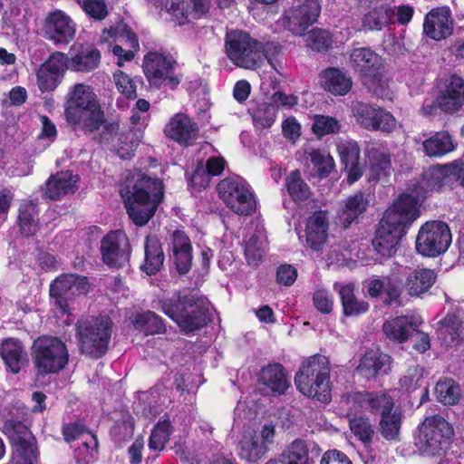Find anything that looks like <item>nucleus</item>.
<instances>
[{
  "instance_id": "obj_1",
  "label": "nucleus",
  "mask_w": 464,
  "mask_h": 464,
  "mask_svg": "<svg viewBox=\"0 0 464 464\" xmlns=\"http://www.w3.org/2000/svg\"><path fill=\"white\" fill-rule=\"evenodd\" d=\"M130 218L138 226H144L155 214L164 197L162 180L143 173L128 178L121 188Z\"/></svg>"
},
{
  "instance_id": "obj_2",
  "label": "nucleus",
  "mask_w": 464,
  "mask_h": 464,
  "mask_svg": "<svg viewBox=\"0 0 464 464\" xmlns=\"http://www.w3.org/2000/svg\"><path fill=\"white\" fill-rule=\"evenodd\" d=\"M225 50L227 57L237 66L253 70L266 58L272 68L278 73H282V63L268 54L271 50L277 51V46L271 43L264 45L246 32L241 30L228 32L225 39Z\"/></svg>"
},
{
  "instance_id": "obj_3",
  "label": "nucleus",
  "mask_w": 464,
  "mask_h": 464,
  "mask_svg": "<svg viewBox=\"0 0 464 464\" xmlns=\"http://www.w3.org/2000/svg\"><path fill=\"white\" fill-rule=\"evenodd\" d=\"M295 383L304 396L324 403L329 402L331 388L328 358L314 354L304 361L295 376Z\"/></svg>"
},
{
  "instance_id": "obj_4",
  "label": "nucleus",
  "mask_w": 464,
  "mask_h": 464,
  "mask_svg": "<svg viewBox=\"0 0 464 464\" xmlns=\"http://www.w3.org/2000/svg\"><path fill=\"white\" fill-rule=\"evenodd\" d=\"M159 306L185 332H194L207 324L208 309L207 302L197 295H174L159 301Z\"/></svg>"
},
{
  "instance_id": "obj_5",
  "label": "nucleus",
  "mask_w": 464,
  "mask_h": 464,
  "mask_svg": "<svg viewBox=\"0 0 464 464\" xmlns=\"http://www.w3.org/2000/svg\"><path fill=\"white\" fill-rule=\"evenodd\" d=\"M77 335L82 353L98 359L108 350L111 321L108 316L82 318L77 323Z\"/></svg>"
},
{
  "instance_id": "obj_6",
  "label": "nucleus",
  "mask_w": 464,
  "mask_h": 464,
  "mask_svg": "<svg viewBox=\"0 0 464 464\" xmlns=\"http://www.w3.org/2000/svg\"><path fill=\"white\" fill-rule=\"evenodd\" d=\"M415 445L425 455H440L449 448L454 430L442 416L434 414L424 419L418 427Z\"/></svg>"
},
{
  "instance_id": "obj_7",
  "label": "nucleus",
  "mask_w": 464,
  "mask_h": 464,
  "mask_svg": "<svg viewBox=\"0 0 464 464\" xmlns=\"http://www.w3.org/2000/svg\"><path fill=\"white\" fill-rule=\"evenodd\" d=\"M32 361L38 375L57 373L69 361L65 343L57 337L43 335L32 345Z\"/></svg>"
},
{
  "instance_id": "obj_8",
  "label": "nucleus",
  "mask_w": 464,
  "mask_h": 464,
  "mask_svg": "<svg viewBox=\"0 0 464 464\" xmlns=\"http://www.w3.org/2000/svg\"><path fill=\"white\" fill-rule=\"evenodd\" d=\"M176 58L168 52L151 51L143 59V72L151 87L176 89L183 79Z\"/></svg>"
},
{
  "instance_id": "obj_9",
  "label": "nucleus",
  "mask_w": 464,
  "mask_h": 464,
  "mask_svg": "<svg viewBox=\"0 0 464 464\" xmlns=\"http://www.w3.org/2000/svg\"><path fill=\"white\" fill-rule=\"evenodd\" d=\"M350 60L368 90L378 97H384L388 84L382 73L381 56L369 48L361 47L352 51Z\"/></svg>"
},
{
  "instance_id": "obj_10",
  "label": "nucleus",
  "mask_w": 464,
  "mask_h": 464,
  "mask_svg": "<svg viewBox=\"0 0 464 464\" xmlns=\"http://www.w3.org/2000/svg\"><path fill=\"white\" fill-rule=\"evenodd\" d=\"M219 197L226 206L239 216L252 215L256 202L249 185L239 177L222 179L217 187Z\"/></svg>"
},
{
  "instance_id": "obj_11",
  "label": "nucleus",
  "mask_w": 464,
  "mask_h": 464,
  "mask_svg": "<svg viewBox=\"0 0 464 464\" xmlns=\"http://www.w3.org/2000/svg\"><path fill=\"white\" fill-rule=\"evenodd\" d=\"M451 243L449 226L441 221H430L421 226L416 238V249L424 256L444 253Z\"/></svg>"
},
{
  "instance_id": "obj_12",
  "label": "nucleus",
  "mask_w": 464,
  "mask_h": 464,
  "mask_svg": "<svg viewBox=\"0 0 464 464\" xmlns=\"http://www.w3.org/2000/svg\"><path fill=\"white\" fill-rule=\"evenodd\" d=\"M418 192L404 193L394 201L383 214L380 222L392 226L400 231L406 233V229L420 216Z\"/></svg>"
},
{
  "instance_id": "obj_13",
  "label": "nucleus",
  "mask_w": 464,
  "mask_h": 464,
  "mask_svg": "<svg viewBox=\"0 0 464 464\" xmlns=\"http://www.w3.org/2000/svg\"><path fill=\"white\" fill-rule=\"evenodd\" d=\"M320 13V0H295L292 7L285 11L284 24L294 35L302 36L317 22Z\"/></svg>"
},
{
  "instance_id": "obj_14",
  "label": "nucleus",
  "mask_w": 464,
  "mask_h": 464,
  "mask_svg": "<svg viewBox=\"0 0 464 464\" xmlns=\"http://www.w3.org/2000/svg\"><path fill=\"white\" fill-rule=\"evenodd\" d=\"M90 290V284L85 276L63 275L50 285V296L63 313H68L69 301L76 296L84 295Z\"/></svg>"
},
{
  "instance_id": "obj_15",
  "label": "nucleus",
  "mask_w": 464,
  "mask_h": 464,
  "mask_svg": "<svg viewBox=\"0 0 464 464\" xmlns=\"http://www.w3.org/2000/svg\"><path fill=\"white\" fill-rule=\"evenodd\" d=\"M351 411H369L382 416L394 410L392 397L383 391L375 392H352L343 396Z\"/></svg>"
},
{
  "instance_id": "obj_16",
  "label": "nucleus",
  "mask_w": 464,
  "mask_h": 464,
  "mask_svg": "<svg viewBox=\"0 0 464 464\" xmlns=\"http://www.w3.org/2000/svg\"><path fill=\"white\" fill-rule=\"evenodd\" d=\"M103 262L112 267H122L129 263L130 247L126 234L121 230L111 231L101 241Z\"/></svg>"
},
{
  "instance_id": "obj_17",
  "label": "nucleus",
  "mask_w": 464,
  "mask_h": 464,
  "mask_svg": "<svg viewBox=\"0 0 464 464\" xmlns=\"http://www.w3.org/2000/svg\"><path fill=\"white\" fill-rule=\"evenodd\" d=\"M219 7H229L234 0H216ZM209 0H169L166 5L168 13L178 24L197 19L209 9Z\"/></svg>"
},
{
  "instance_id": "obj_18",
  "label": "nucleus",
  "mask_w": 464,
  "mask_h": 464,
  "mask_svg": "<svg viewBox=\"0 0 464 464\" xmlns=\"http://www.w3.org/2000/svg\"><path fill=\"white\" fill-rule=\"evenodd\" d=\"M438 105L450 114L459 111L464 105V80L453 74L447 78L439 87Z\"/></svg>"
},
{
  "instance_id": "obj_19",
  "label": "nucleus",
  "mask_w": 464,
  "mask_h": 464,
  "mask_svg": "<svg viewBox=\"0 0 464 464\" xmlns=\"http://www.w3.org/2000/svg\"><path fill=\"white\" fill-rule=\"evenodd\" d=\"M75 24L64 12L56 10L45 22V37L55 45L68 44L75 35Z\"/></svg>"
},
{
  "instance_id": "obj_20",
  "label": "nucleus",
  "mask_w": 464,
  "mask_h": 464,
  "mask_svg": "<svg viewBox=\"0 0 464 464\" xmlns=\"http://www.w3.org/2000/svg\"><path fill=\"white\" fill-rule=\"evenodd\" d=\"M165 135L180 145H192L198 136V124L185 113L173 115L164 128Z\"/></svg>"
},
{
  "instance_id": "obj_21",
  "label": "nucleus",
  "mask_w": 464,
  "mask_h": 464,
  "mask_svg": "<svg viewBox=\"0 0 464 464\" xmlns=\"http://www.w3.org/2000/svg\"><path fill=\"white\" fill-rule=\"evenodd\" d=\"M453 22L449 7L431 9L425 16L424 34L432 40L440 41L452 34Z\"/></svg>"
},
{
  "instance_id": "obj_22",
  "label": "nucleus",
  "mask_w": 464,
  "mask_h": 464,
  "mask_svg": "<svg viewBox=\"0 0 464 464\" xmlns=\"http://www.w3.org/2000/svg\"><path fill=\"white\" fill-rule=\"evenodd\" d=\"M169 256L180 275L187 274L192 266V246L188 235L182 230H175L169 238Z\"/></svg>"
},
{
  "instance_id": "obj_23",
  "label": "nucleus",
  "mask_w": 464,
  "mask_h": 464,
  "mask_svg": "<svg viewBox=\"0 0 464 464\" xmlns=\"http://www.w3.org/2000/svg\"><path fill=\"white\" fill-rule=\"evenodd\" d=\"M101 142L111 145L119 157L123 160L130 158L139 145V141L135 139L133 133H119V125L117 123H108L104 126Z\"/></svg>"
},
{
  "instance_id": "obj_24",
  "label": "nucleus",
  "mask_w": 464,
  "mask_h": 464,
  "mask_svg": "<svg viewBox=\"0 0 464 464\" xmlns=\"http://www.w3.org/2000/svg\"><path fill=\"white\" fill-rule=\"evenodd\" d=\"M421 319L416 315H401L387 320L382 325L385 336L397 343H403L411 338L419 326Z\"/></svg>"
},
{
  "instance_id": "obj_25",
  "label": "nucleus",
  "mask_w": 464,
  "mask_h": 464,
  "mask_svg": "<svg viewBox=\"0 0 464 464\" xmlns=\"http://www.w3.org/2000/svg\"><path fill=\"white\" fill-rule=\"evenodd\" d=\"M69 124L75 125L84 132H94L104 127L105 116L100 102L65 116Z\"/></svg>"
},
{
  "instance_id": "obj_26",
  "label": "nucleus",
  "mask_w": 464,
  "mask_h": 464,
  "mask_svg": "<svg viewBox=\"0 0 464 464\" xmlns=\"http://www.w3.org/2000/svg\"><path fill=\"white\" fill-rule=\"evenodd\" d=\"M69 69L73 72H89L95 70L101 62V53L92 45L73 44L70 49Z\"/></svg>"
},
{
  "instance_id": "obj_27",
  "label": "nucleus",
  "mask_w": 464,
  "mask_h": 464,
  "mask_svg": "<svg viewBox=\"0 0 464 464\" xmlns=\"http://www.w3.org/2000/svg\"><path fill=\"white\" fill-rule=\"evenodd\" d=\"M368 158V180L377 182L386 179L392 169L391 157L387 150L381 145H372L367 148Z\"/></svg>"
},
{
  "instance_id": "obj_28",
  "label": "nucleus",
  "mask_w": 464,
  "mask_h": 464,
  "mask_svg": "<svg viewBox=\"0 0 464 464\" xmlns=\"http://www.w3.org/2000/svg\"><path fill=\"white\" fill-rule=\"evenodd\" d=\"M78 180V176L70 170L57 172L46 180L44 196L52 200H57L72 194L77 189Z\"/></svg>"
},
{
  "instance_id": "obj_29",
  "label": "nucleus",
  "mask_w": 464,
  "mask_h": 464,
  "mask_svg": "<svg viewBox=\"0 0 464 464\" xmlns=\"http://www.w3.org/2000/svg\"><path fill=\"white\" fill-rule=\"evenodd\" d=\"M392 358L378 350H368L356 368L358 374L372 379L379 374H387L391 370Z\"/></svg>"
},
{
  "instance_id": "obj_30",
  "label": "nucleus",
  "mask_w": 464,
  "mask_h": 464,
  "mask_svg": "<svg viewBox=\"0 0 464 464\" xmlns=\"http://www.w3.org/2000/svg\"><path fill=\"white\" fill-rule=\"evenodd\" d=\"M99 102L97 94L92 86L76 83L72 86L66 95L64 115L78 111Z\"/></svg>"
},
{
  "instance_id": "obj_31",
  "label": "nucleus",
  "mask_w": 464,
  "mask_h": 464,
  "mask_svg": "<svg viewBox=\"0 0 464 464\" xmlns=\"http://www.w3.org/2000/svg\"><path fill=\"white\" fill-rule=\"evenodd\" d=\"M0 355L13 373H18L28 363L27 353L22 342L8 338L0 345Z\"/></svg>"
},
{
  "instance_id": "obj_32",
  "label": "nucleus",
  "mask_w": 464,
  "mask_h": 464,
  "mask_svg": "<svg viewBox=\"0 0 464 464\" xmlns=\"http://www.w3.org/2000/svg\"><path fill=\"white\" fill-rule=\"evenodd\" d=\"M404 233L390 225L380 222L372 240L374 250L382 256H392Z\"/></svg>"
},
{
  "instance_id": "obj_33",
  "label": "nucleus",
  "mask_w": 464,
  "mask_h": 464,
  "mask_svg": "<svg viewBox=\"0 0 464 464\" xmlns=\"http://www.w3.org/2000/svg\"><path fill=\"white\" fill-rule=\"evenodd\" d=\"M328 231V217L326 212L316 211L306 223V243L315 251L321 250L326 242Z\"/></svg>"
},
{
  "instance_id": "obj_34",
  "label": "nucleus",
  "mask_w": 464,
  "mask_h": 464,
  "mask_svg": "<svg viewBox=\"0 0 464 464\" xmlns=\"http://www.w3.org/2000/svg\"><path fill=\"white\" fill-rule=\"evenodd\" d=\"M436 279L437 275L433 270L418 268L409 273L404 287L411 297H422L434 285Z\"/></svg>"
},
{
  "instance_id": "obj_35",
  "label": "nucleus",
  "mask_w": 464,
  "mask_h": 464,
  "mask_svg": "<svg viewBox=\"0 0 464 464\" xmlns=\"http://www.w3.org/2000/svg\"><path fill=\"white\" fill-rule=\"evenodd\" d=\"M320 81L323 88L334 95H345L353 85L351 77L335 67L323 71Z\"/></svg>"
},
{
  "instance_id": "obj_36",
  "label": "nucleus",
  "mask_w": 464,
  "mask_h": 464,
  "mask_svg": "<svg viewBox=\"0 0 464 464\" xmlns=\"http://www.w3.org/2000/svg\"><path fill=\"white\" fill-rule=\"evenodd\" d=\"M268 451V447L260 442V438L253 432H246L237 444L239 458L248 463L256 464Z\"/></svg>"
},
{
  "instance_id": "obj_37",
  "label": "nucleus",
  "mask_w": 464,
  "mask_h": 464,
  "mask_svg": "<svg viewBox=\"0 0 464 464\" xmlns=\"http://www.w3.org/2000/svg\"><path fill=\"white\" fill-rule=\"evenodd\" d=\"M368 204L369 200L362 191L348 197L338 211L340 223L347 227L366 210Z\"/></svg>"
},
{
  "instance_id": "obj_38",
  "label": "nucleus",
  "mask_w": 464,
  "mask_h": 464,
  "mask_svg": "<svg viewBox=\"0 0 464 464\" xmlns=\"http://www.w3.org/2000/svg\"><path fill=\"white\" fill-rule=\"evenodd\" d=\"M259 382L272 392L282 394L288 388V381L280 363H272L261 369Z\"/></svg>"
},
{
  "instance_id": "obj_39",
  "label": "nucleus",
  "mask_w": 464,
  "mask_h": 464,
  "mask_svg": "<svg viewBox=\"0 0 464 464\" xmlns=\"http://www.w3.org/2000/svg\"><path fill=\"white\" fill-rule=\"evenodd\" d=\"M145 262L141 268L148 275H154L163 266L165 256L160 241L155 236H148L144 244Z\"/></svg>"
},
{
  "instance_id": "obj_40",
  "label": "nucleus",
  "mask_w": 464,
  "mask_h": 464,
  "mask_svg": "<svg viewBox=\"0 0 464 464\" xmlns=\"http://www.w3.org/2000/svg\"><path fill=\"white\" fill-rule=\"evenodd\" d=\"M266 249V237L262 227L245 237V255L249 265L256 266Z\"/></svg>"
},
{
  "instance_id": "obj_41",
  "label": "nucleus",
  "mask_w": 464,
  "mask_h": 464,
  "mask_svg": "<svg viewBox=\"0 0 464 464\" xmlns=\"http://www.w3.org/2000/svg\"><path fill=\"white\" fill-rule=\"evenodd\" d=\"M438 338L450 346L458 339H464V321L455 314H447L439 322Z\"/></svg>"
},
{
  "instance_id": "obj_42",
  "label": "nucleus",
  "mask_w": 464,
  "mask_h": 464,
  "mask_svg": "<svg viewBox=\"0 0 464 464\" xmlns=\"http://www.w3.org/2000/svg\"><path fill=\"white\" fill-rule=\"evenodd\" d=\"M425 154L430 158H440L456 148L452 138L447 131H439L422 143Z\"/></svg>"
},
{
  "instance_id": "obj_43",
  "label": "nucleus",
  "mask_w": 464,
  "mask_h": 464,
  "mask_svg": "<svg viewBox=\"0 0 464 464\" xmlns=\"http://www.w3.org/2000/svg\"><path fill=\"white\" fill-rule=\"evenodd\" d=\"M225 160L221 157H211L206 164L200 163L194 170L191 182L195 186L206 187L209 183L210 177L221 174L225 168Z\"/></svg>"
},
{
  "instance_id": "obj_44",
  "label": "nucleus",
  "mask_w": 464,
  "mask_h": 464,
  "mask_svg": "<svg viewBox=\"0 0 464 464\" xmlns=\"http://www.w3.org/2000/svg\"><path fill=\"white\" fill-rule=\"evenodd\" d=\"M334 289L338 290L343 308V314L346 316L359 315L369 309L368 303L362 300H358L354 296L353 285L348 284L340 285L336 283L334 284Z\"/></svg>"
},
{
  "instance_id": "obj_45",
  "label": "nucleus",
  "mask_w": 464,
  "mask_h": 464,
  "mask_svg": "<svg viewBox=\"0 0 464 464\" xmlns=\"http://www.w3.org/2000/svg\"><path fill=\"white\" fill-rule=\"evenodd\" d=\"M315 445L304 440H295L282 453L280 459L286 464H309V453L313 452Z\"/></svg>"
},
{
  "instance_id": "obj_46",
  "label": "nucleus",
  "mask_w": 464,
  "mask_h": 464,
  "mask_svg": "<svg viewBox=\"0 0 464 464\" xmlns=\"http://www.w3.org/2000/svg\"><path fill=\"white\" fill-rule=\"evenodd\" d=\"M401 419L402 413L399 409H394L391 412L381 416L378 426L379 432L388 440H398Z\"/></svg>"
},
{
  "instance_id": "obj_47",
  "label": "nucleus",
  "mask_w": 464,
  "mask_h": 464,
  "mask_svg": "<svg viewBox=\"0 0 464 464\" xmlns=\"http://www.w3.org/2000/svg\"><path fill=\"white\" fill-rule=\"evenodd\" d=\"M393 7L388 5H381L369 11L363 18V25L371 30H382L392 22Z\"/></svg>"
},
{
  "instance_id": "obj_48",
  "label": "nucleus",
  "mask_w": 464,
  "mask_h": 464,
  "mask_svg": "<svg viewBox=\"0 0 464 464\" xmlns=\"http://www.w3.org/2000/svg\"><path fill=\"white\" fill-rule=\"evenodd\" d=\"M132 324L136 330L145 334H157L165 331L161 318L151 311L137 314Z\"/></svg>"
},
{
  "instance_id": "obj_49",
  "label": "nucleus",
  "mask_w": 464,
  "mask_h": 464,
  "mask_svg": "<svg viewBox=\"0 0 464 464\" xmlns=\"http://www.w3.org/2000/svg\"><path fill=\"white\" fill-rule=\"evenodd\" d=\"M285 186L290 197L296 202H304L311 196L310 188L298 169L289 173L285 179Z\"/></svg>"
},
{
  "instance_id": "obj_50",
  "label": "nucleus",
  "mask_w": 464,
  "mask_h": 464,
  "mask_svg": "<svg viewBox=\"0 0 464 464\" xmlns=\"http://www.w3.org/2000/svg\"><path fill=\"white\" fill-rule=\"evenodd\" d=\"M19 226L21 233L26 237L34 235L38 230L37 211L34 204L27 202L19 208Z\"/></svg>"
},
{
  "instance_id": "obj_51",
  "label": "nucleus",
  "mask_w": 464,
  "mask_h": 464,
  "mask_svg": "<svg viewBox=\"0 0 464 464\" xmlns=\"http://www.w3.org/2000/svg\"><path fill=\"white\" fill-rule=\"evenodd\" d=\"M435 392L439 401L445 405H454L461 398L459 385L451 379L440 381L436 384Z\"/></svg>"
},
{
  "instance_id": "obj_52",
  "label": "nucleus",
  "mask_w": 464,
  "mask_h": 464,
  "mask_svg": "<svg viewBox=\"0 0 464 464\" xmlns=\"http://www.w3.org/2000/svg\"><path fill=\"white\" fill-rule=\"evenodd\" d=\"M36 461L34 445L30 440L19 438L15 442L10 464H35Z\"/></svg>"
},
{
  "instance_id": "obj_53",
  "label": "nucleus",
  "mask_w": 464,
  "mask_h": 464,
  "mask_svg": "<svg viewBox=\"0 0 464 464\" xmlns=\"http://www.w3.org/2000/svg\"><path fill=\"white\" fill-rule=\"evenodd\" d=\"M111 37L114 41L121 44L126 48L139 50V41L136 34L131 31L129 25L124 23H118L109 30Z\"/></svg>"
},
{
  "instance_id": "obj_54",
  "label": "nucleus",
  "mask_w": 464,
  "mask_h": 464,
  "mask_svg": "<svg viewBox=\"0 0 464 464\" xmlns=\"http://www.w3.org/2000/svg\"><path fill=\"white\" fill-rule=\"evenodd\" d=\"M304 36L306 46L314 51H326L333 44L330 32L324 29L314 28Z\"/></svg>"
},
{
  "instance_id": "obj_55",
  "label": "nucleus",
  "mask_w": 464,
  "mask_h": 464,
  "mask_svg": "<svg viewBox=\"0 0 464 464\" xmlns=\"http://www.w3.org/2000/svg\"><path fill=\"white\" fill-rule=\"evenodd\" d=\"M251 114L256 128H269L275 122L276 109L271 103L262 102L252 109Z\"/></svg>"
},
{
  "instance_id": "obj_56",
  "label": "nucleus",
  "mask_w": 464,
  "mask_h": 464,
  "mask_svg": "<svg viewBox=\"0 0 464 464\" xmlns=\"http://www.w3.org/2000/svg\"><path fill=\"white\" fill-rule=\"evenodd\" d=\"M170 434L171 425L169 420H164L159 421L151 430L149 440V448L155 451L162 450L169 441Z\"/></svg>"
},
{
  "instance_id": "obj_57",
  "label": "nucleus",
  "mask_w": 464,
  "mask_h": 464,
  "mask_svg": "<svg viewBox=\"0 0 464 464\" xmlns=\"http://www.w3.org/2000/svg\"><path fill=\"white\" fill-rule=\"evenodd\" d=\"M380 107L368 103H357L353 108V115L358 124L368 130L375 125Z\"/></svg>"
},
{
  "instance_id": "obj_58",
  "label": "nucleus",
  "mask_w": 464,
  "mask_h": 464,
  "mask_svg": "<svg viewBox=\"0 0 464 464\" xmlns=\"http://www.w3.org/2000/svg\"><path fill=\"white\" fill-rule=\"evenodd\" d=\"M98 440L94 434H86V439L82 440L75 449V459L79 464H88L92 460L97 451Z\"/></svg>"
},
{
  "instance_id": "obj_59",
  "label": "nucleus",
  "mask_w": 464,
  "mask_h": 464,
  "mask_svg": "<svg viewBox=\"0 0 464 464\" xmlns=\"http://www.w3.org/2000/svg\"><path fill=\"white\" fill-rule=\"evenodd\" d=\"M423 368L418 364H411L408 367L404 375L400 379V387L407 392H411L420 386L423 377Z\"/></svg>"
},
{
  "instance_id": "obj_60",
  "label": "nucleus",
  "mask_w": 464,
  "mask_h": 464,
  "mask_svg": "<svg viewBox=\"0 0 464 464\" xmlns=\"http://www.w3.org/2000/svg\"><path fill=\"white\" fill-rule=\"evenodd\" d=\"M307 154L321 178L326 177L333 170L334 159L325 151L313 149Z\"/></svg>"
},
{
  "instance_id": "obj_61",
  "label": "nucleus",
  "mask_w": 464,
  "mask_h": 464,
  "mask_svg": "<svg viewBox=\"0 0 464 464\" xmlns=\"http://www.w3.org/2000/svg\"><path fill=\"white\" fill-rule=\"evenodd\" d=\"M341 123L335 118L324 115H315L313 122V131L319 137L336 133L340 130Z\"/></svg>"
},
{
  "instance_id": "obj_62",
  "label": "nucleus",
  "mask_w": 464,
  "mask_h": 464,
  "mask_svg": "<svg viewBox=\"0 0 464 464\" xmlns=\"http://www.w3.org/2000/svg\"><path fill=\"white\" fill-rule=\"evenodd\" d=\"M383 279L385 285L383 293L386 295L384 303L391 304L396 302L401 294L402 280L400 275L396 273L383 276Z\"/></svg>"
},
{
  "instance_id": "obj_63",
  "label": "nucleus",
  "mask_w": 464,
  "mask_h": 464,
  "mask_svg": "<svg viewBox=\"0 0 464 464\" xmlns=\"http://www.w3.org/2000/svg\"><path fill=\"white\" fill-rule=\"evenodd\" d=\"M350 428L353 433L363 442L372 440L374 435V430L368 419L353 418L350 420Z\"/></svg>"
},
{
  "instance_id": "obj_64",
  "label": "nucleus",
  "mask_w": 464,
  "mask_h": 464,
  "mask_svg": "<svg viewBox=\"0 0 464 464\" xmlns=\"http://www.w3.org/2000/svg\"><path fill=\"white\" fill-rule=\"evenodd\" d=\"M88 14L95 20H102L107 14V6L103 0H74Z\"/></svg>"
}]
</instances>
